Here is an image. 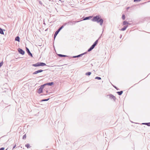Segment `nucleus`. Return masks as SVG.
I'll use <instances>...</instances> for the list:
<instances>
[{
	"instance_id": "obj_5",
	"label": "nucleus",
	"mask_w": 150,
	"mask_h": 150,
	"mask_svg": "<svg viewBox=\"0 0 150 150\" xmlns=\"http://www.w3.org/2000/svg\"><path fill=\"white\" fill-rule=\"evenodd\" d=\"M107 96H109V98L110 99H113L115 101L116 99V98L112 94H110L107 95Z\"/></svg>"
},
{
	"instance_id": "obj_26",
	"label": "nucleus",
	"mask_w": 150,
	"mask_h": 150,
	"mask_svg": "<svg viewBox=\"0 0 150 150\" xmlns=\"http://www.w3.org/2000/svg\"><path fill=\"white\" fill-rule=\"evenodd\" d=\"M15 40L16 41H18V42H19L20 40V38H15Z\"/></svg>"
},
{
	"instance_id": "obj_21",
	"label": "nucleus",
	"mask_w": 150,
	"mask_h": 150,
	"mask_svg": "<svg viewBox=\"0 0 150 150\" xmlns=\"http://www.w3.org/2000/svg\"><path fill=\"white\" fill-rule=\"evenodd\" d=\"M91 72H88L85 74V75L87 76H89L91 75Z\"/></svg>"
},
{
	"instance_id": "obj_42",
	"label": "nucleus",
	"mask_w": 150,
	"mask_h": 150,
	"mask_svg": "<svg viewBox=\"0 0 150 150\" xmlns=\"http://www.w3.org/2000/svg\"><path fill=\"white\" fill-rule=\"evenodd\" d=\"M7 150V149H6V150Z\"/></svg>"
},
{
	"instance_id": "obj_12",
	"label": "nucleus",
	"mask_w": 150,
	"mask_h": 150,
	"mask_svg": "<svg viewBox=\"0 0 150 150\" xmlns=\"http://www.w3.org/2000/svg\"><path fill=\"white\" fill-rule=\"evenodd\" d=\"M82 57V56L81 55V54H80L78 55H77L73 56L72 57H71V58H76L80 57Z\"/></svg>"
},
{
	"instance_id": "obj_40",
	"label": "nucleus",
	"mask_w": 150,
	"mask_h": 150,
	"mask_svg": "<svg viewBox=\"0 0 150 150\" xmlns=\"http://www.w3.org/2000/svg\"><path fill=\"white\" fill-rule=\"evenodd\" d=\"M122 36V35H120V38H121V37Z\"/></svg>"
},
{
	"instance_id": "obj_8",
	"label": "nucleus",
	"mask_w": 150,
	"mask_h": 150,
	"mask_svg": "<svg viewBox=\"0 0 150 150\" xmlns=\"http://www.w3.org/2000/svg\"><path fill=\"white\" fill-rule=\"evenodd\" d=\"M43 71H44V70H43L42 69L39 70H37V71L34 72H33V75L36 74L38 73H41V72H42Z\"/></svg>"
},
{
	"instance_id": "obj_15",
	"label": "nucleus",
	"mask_w": 150,
	"mask_h": 150,
	"mask_svg": "<svg viewBox=\"0 0 150 150\" xmlns=\"http://www.w3.org/2000/svg\"><path fill=\"white\" fill-rule=\"evenodd\" d=\"M32 66L35 67L40 66L39 62H38L36 64H33Z\"/></svg>"
},
{
	"instance_id": "obj_16",
	"label": "nucleus",
	"mask_w": 150,
	"mask_h": 150,
	"mask_svg": "<svg viewBox=\"0 0 150 150\" xmlns=\"http://www.w3.org/2000/svg\"><path fill=\"white\" fill-rule=\"evenodd\" d=\"M67 24L66 23H65L64 24V25H62L61 27H60L58 29V30H59L60 31V30L62 29L64 27V26H65Z\"/></svg>"
},
{
	"instance_id": "obj_23",
	"label": "nucleus",
	"mask_w": 150,
	"mask_h": 150,
	"mask_svg": "<svg viewBox=\"0 0 150 150\" xmlns=\"http://www.w3.org/2000/svg\"><path fill=\"white\" fill-rule=\"evenodd\" d=\"M4 32L2 29L0 28V33L2 34H4Z\"/></svg>"
},
{
	"instance_id": "obj_3",
	"label": "nucleus",
	"mask_w": 150,
	"mask_h": 150,
	"mask_svg": "<svg viewBox=\"0 0 150 150\" xmlns=\"http://www.w3.org/2000/svg\"><path fill=\"white\" fill-rule=\"evenodd\" d=\"M45 86L44 84L41 85L40 86V88L37 90V92L39 94H40L42 93L43 89L44 88Z\"/></svg>"
},
{
	"instance_id": "obj_20",
	"label": "nucleus",
	"mask_w": 150,
	"mask_h": 150,
	"mask_svg": "<svg viewBox=\"0 0 150 150\" xmlns=\"http://www.w3.org/2000/svg\"><path fill=\"white\" fill-rule=\"evenodd\" d=\"M129 23H128L127 21H124L123 22V25H126L129 24Z\"/></svg>"
},
{
	"instance_id": "obj_2",
	"label": "nucleus",
	"mask_w": 150,
	"mask_h": 150,
	"mask_svg": "<svg viewBox=\"0 0 150 150\" xmlns=\"http://www.w3.org/2000/svg\"><path fill=\"white\" fill-rule=\"evenodd\" d=\"M99 38L96 40L91 47L87 51L89 52L93 49L95 46L97 45Z\"/></svg>"
},
{
	"instance_id": "obj_32",
	"label": "nucleus",
	"mask_w": 150,
	"mask_h": 150,
	"mask_svg": "<svg viewBox=\"0 0 150 150\" xmlns=\"http://www.w3.org/2000/svg\"><path fill=\"white\" fill-rule=\"evenodd\" d=\"M5 148L4 147H1L0 148V150H4Z\"/></svg>"
},
{
	"instance_id": "obj_24",
	"label": "nucleus",
	"mask_w": 150,
	"mask_h": 150,
	"mask_svg": "<svg viewBox=\"0 0 150 150\" xmlns=\"http://www.w3.org/2000/svg\"><path fill=\"white\" fill-rule=\"evenodd\" d=\"M25 146L28 149L30 147V145L29 144H25Z\"/></svg>"
},
{
	"instance_id": "obj_30",
	"label": "nucleus",
	"mask_w": 150,
	"mask_h": 150,
	"mask_svg": "<svg viewBox=\"0 0 150 150\" xmlns=\"http://www.w3.org/2000/svg\"><path fill=\"white\" fill-rule=\"evenodd\" d=\"M87 52H84V53H83L81 54V55L82 56H83V55H84V54H87Z\"/></svg>"
},
{
	"instance_id": "obj_27",
	"label": "nucleus",
	"mask_w": 150,
	"mask_h": 150,
	"mask_svg": "<svg viewBox=\"0 0 150 150\" xmlns=\"http://www.w3.org/2000/svg\"><path fill=\"white\" fill-rule=\"evenodd\" d=\"M3 63H4L3 61H2L1 62H0V68L2 66V65L3 64Z\"/></svg>"
},
{
	"instance_id": "obj_1",
	"label": "nucleus",
	"mask_w": 150,
	"mask_h": 150,
	"mask_svg": "<svg viewBox=\"0 0 150 150\" xmlns=\"http://www.w3.org/2000/svg\"><path fill=\"white\" fill-rule=\"evenodd\" d=\"M91 20L93 21L97 22L98 23H99L100 25H102L103 22V20L101 18L100 15L94 16Z\"/></svg>"
},
{
	"instance_id": "obj_13",
	"label": "nucleus",
	"mask_w": 150,
	"mask_h": 150,
	"mask_svg": "<svg viewBox=\"0 0 150 150\" xmlns=\"http://www.w3.org/2000/svg\"><path fill=\"white\" fill-rule=\"evenodd\" d=\"M92 18V16H89L88 17H86L85 18L83 19V20H89L91 18Z\"/></svg>"
},
{
	"instance_id": "obj_39",
	"label": "nucleus",
	"mask_w": 150,
	"mask_h": 150,
	"mask_svg": "<svg viewBox=\"0 0 150 150\" xmlns=\"http://www.w3.org/2000/svg\"><path fill=\"white\" fill-rule=\"evenodd\" d=\"M55 38H54V40H55Z\"/></svg>"
},
{
	"instance_id": "obj_37",
	"label": "nucleus",
	"mask_w": 150,
	"mask_h": 150,
	"mask_svg": "<svg viewBox=\"0 0 150 150\" xmlns=\"http://www.w3.org/2000/svg\"><path fill=\"white\" fill-rule=\"evenodd\" d=\"M44 95H47V94H44Z\"/></svg>"
},
{
	"instance_id": "obj_17",
	"label": "nucleus",
	"mask_w": 150,
	"mask_h": 150,
	"mask_svg": "<svg viewBox=\"0 0 150 150\" xmlns=\"http://www.w3.org/2000/svg\"><path fill=\"white\" fill-rule=\"evenodd\" d=\"M128 27V25H125L124 26L123 28H122L121 29V30L122 31H124Z\"/></svg>"
},
{
	"instance_id": "obj_29",
	"label": "nucleus",
	"mask_w": 150,
	"mask_h": 150,
	"mask_svg": "<svg viewBox=\"0 0 150 150\" xmlns=\"http://www.w3.org/2000/svg\"><path fill=\"white\" fill-rule=\"evenodd\" d=\"M26 134H25V135H23V139H26Z\"/></svg>"
},
{
	"instance_id": "obj_7",
	"label": "nucleus",
	"mask_w": 150,
	"mask_h": 150,
	"mask_svg": "<svg viewBox=\"0 0 150 150\" xmlns=\"http://www.w3.org/2000/svg\"><path fill=\"white\" fill-rule=\"evenodd\" d=\"M26 51L27 53H28V55L32 57L33 55H32V54L30 52L29 49L27 47H26Z\"/></svg>"
},
{
	"instance_id": "obj_22",
	"label": "nucleus",
	"mask_w": 150,
	"mask_h": 150,
	"mask_svg": "<svg viewBox=\"0 0 150 150\" xmlns=\"http://www.w3.org/2000/svg\"><path fill=\"white\" fill-rule=\"evenodd\" d=\"M49 99H50V98H47L46 99H42L41 100V101L42 102V101H47L48 100H49Z\"/></svg>"
},
{
	"instance_id": "obj_18",
	"label": "nucleus",
	"mask_w": 150,
	"mask_h": 150,
	"mask_svg": "<svg viewBox=\"0 0 150 150\" xmlns=\"http://www.w3.org/2000/svg\"><path fill=\"white\" fill-rule=\"evenodd\" d=\"M123 91H117V93L119 96H121L123 93Z\"/></svg>"
},
{
	"instance_id": "obj_10",
	"label": "nucleus",
	"mask_w": 150,
	"mask_h": 150,
	"mask_svg": "<svg viewBox=\"0 0 150 150\" xmlns=\"http://www.w3.org/2000/svg\"><path fill=\"white\" fill-rule=\"evenodd\" d=\"M40 66H46V64L42 62H39Z\"/></svg>"
},
{
	"instance_id": "obj_33",
	"label": "nucleus",
	"mask_w": 150,
	"mask_h": 150,
	"mask_svg": "<svg viewBox=\"0 0 150 150\" xmlns=\"http://www.w3.org/2000/svg\"><path fill=\"white\" fill-rule=\"evenodd\" d=\"M39 4L41 5H42V2H41V1H39Z\"/></svg>"
},
{
	"instance_id": "obj_11",
	"label": "nucleus",
	"mask_w": 150,
	"mask_h": 150,
	"mask_svg": "<svg viewBox=\"0 0 150 150\" xmlns=\"http://www.w3.org/2000/svg\"><path fill=\"white\" fill-rule=\"evenodd\" d=\"M59 31H60L58 29L55 32L54 34L53 38H56Z\"/></svg>"
},
{
	"instance_id": "obj_14",
	"label": "nucleus",
	"mask_w": 150,
	"mask_h": 150,
	"mask_svg": "<svg viewBox=\"0 0 150 150\" xmlns=\"http://www.w3.org/2000/svg\"><path fill=\"white\" fill-rule=\"evenodd\" d=\"M58 56H59V57H68V56L66 55H64L62 54H58Z\"/></svg>"
},
{
	"instance_id": "obj_38",
	"label": "nucleus",
	"mask_w": 150,
	"mask_h": 150,
	"mask_svg": "<svg viewBox=\"0 0 150 150\" xmlns=\"http://www.w3.org/2000/svg\"><path fill=\"white\" fill-rule=\"evenodd\" d=\"M129 8V7H128L127 8V9H128Z\"/></svg>"
},
{
	"instance_id": "obj_41",
	"label": "nucleus",
	"mask_w": 150,
	"mask_h": 150,
	"mask_svg": "<svg viewBox=\"0 0 150 150\" xmlns=\"http://www.w3.org/2000/svg\"><path fill=\"white\" fill-rule=\"evenodd\" d=\"M39 46H41V45H39Z\"/></svg>"
},
{
	"instance_id": "obj_34",
	"label": "nucleus",
	"mask_w": 150,
	"mask_h": 150,
	"mask_svg": "<svg viewBox=\"0 0 150 150\" xmlns=\"http://www.w3.org/2000/svg\"><path fill=\"white\" fill-rule=\"evenodd\" d=\"M16 144H15V145L13 146V149H14V148H15V147H16Z\"/></svg>"
},
{
	"instance_id": "obj_9",
	"label": "nucleus",
	"mask_w": 150,
	"mask_h": 150,
	"mask_svg": "<svg viewBox=\"0 0 150 150\" xmlns=\"http://www.w3.org/2000/svg\"><path fill=\"white\" fill-rule=\"evenodd\" d=\"M54 84V83L53 82L47 83H45L44 84L45 86H52V85H53Z\"/></svg>"
},
{
	"instance_id": "obj_35",
	"label": "nucleus",
	"mask_w": 150,
	"mask_h": 150,
	"mask_svg": "<svg viewBox=\"0 0 150 150\" xmlns=\"http://www.w3.org/2000/svg\"><path fill=\"white\" fill-rule=\"evenodd\" d=\"M16 38H19V37L18 36H17Z\"/></svg>"
},
{
	"instance_id": "obj_19",
	"label": "nucleus",
	"mask_w": 150,
	"mask_h": 150,
	"mask_svg": "<svg viewBox=\"0 0 150 150\" xmlns=\"http://www.w3.org/2000/svg\"><path fill=\"white\" fill-rule=\"evenodd\" d=\"M142 124L144 125H147L148 126H150V122H148V123H142Z\"/></svg>"
},
{
	"instance_id": "obj_4",
	"label": "nucleus",
	"mask_w": 150,
	"mask_h": 150,
	"mask_svg": "<svg viewBox=\"0 0 150 150\" xmlns=\"http://www.w3.org/2000/svg\"><path fill=\"white\" fill-rule=\"evenodd\" d=\"M18 51L20 54L23 55L25 54V51L21 48H18Z\"/></svg>"
},
{
	"instance_id": "obj_25",
	"label": "nucleus",
	"mask_w": 150,
	"mask_h": 150,
	"mask_svg": "<svg viewBox=\"0 0 150 150\" xmlns=\"http://www.w3.org/2000/svg\"><path fill=\"white\" fill-rule=\"evenodd\" d=\"M95 79L100 80L101 79V78L100 77L97 76L95 77Z\"/></svg>"
},
{
	"instance_id": "obj_6",
	"label": "nucleus",
	"mask_w": 150,
	"mask_h": 150,
	"mask_svg": "<svg viewBox=\"0 0 150 150\" xmlns=\"http://www.w3.org/2000/svg\"><path fill=\"white\" fill-rule=\"evenodd\" d=\"M79 21H73V22L69 21L67 23H67V24L68 25H73L75 24L76 23L78 22Z\"/></svg>"
},
{
	"instance_id": "obj_28",
	"label": "nucleus",
	"mask_w": 150,
	"mask_h": 150,
	"mask_svg": "<svg viewBox=\"0 0 150 150\" xmlns=\"http://www.w3.org/2000/svg\"><path fill=\"white\" fill-rule=\"evenodd\" d=\"M122 18L123 20H125V16L124 15H122Z\"/></svg>"
},
{
	"instance_id": "obj_36",
	"label": "nucleus",
	"mask_w": 150,
	"mask_h": 150,
	"mask_svg": "<svg viewBox=\"0 0 150 150\" xmlns=\"http://www.w3.org/2000/svg\"><path fill=\"white\" fill-rule=\"evenodd\" d=\"M46 93H47L48 92V91H46Z\"/></svg>"
},
{
	"instance_id": "obj_31",
	"label": "nucleus",
	"mask_w": 150,
	"mask_h": 150,
	"mask_svg": "<svg viewBox=\"0 0 150 150\" xmlns=\"http://www.w3.org/2000/svg\"><path fill=\"white\" fill-rule=\"evenodd\" d=\"M113 86L117 90H120L116 86Z\"/></svg>"
}]
</instances>
